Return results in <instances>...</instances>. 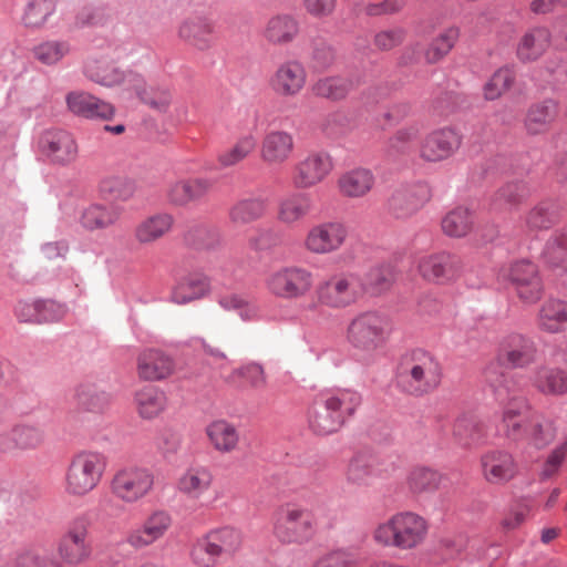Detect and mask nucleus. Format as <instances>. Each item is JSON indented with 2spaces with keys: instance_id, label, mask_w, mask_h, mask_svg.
<instances>
[{
  "instance_id": "de8ad7c7",
  "label": "nucleus",
  "mask_w": 567,
  "mask_h": 567,
  "mask_svg": "<svg viewBox=\"0 0 567 567\" xmlns=\"http://www.w3.org/2000/svg\"><path fill=\"white\" fill-rule=\"evenodd\" d=\"M452 436L458 445L471 447L481 442L484 427L474 415L461 414L453 423Z\"/></svg>"
},
{
  "instance_id": "20e7f679",
  "label": "nucleus",
  "mask_w": 567,
  "mask_h": 567,
  "mask_svg": "<svg viewBox=\"0 0 567 567\" xmlns=\"http://www.w3.org/2000/svg\"><path fill=\"white\" fill-rule=\"evenodd\" d=\"M392 332L388 316L375 310L357 313L348 323L346 339L352 349L361 355H371L382 348Z\"/></svg>"
},
{
  "instance_id": "e2e57ef3",
  "label": "nucleus",
  "mask_w": 567,
  "mask_h": 567,
  "mask_svg": "<svg viewBox=\"0 0 567 567\" xmlns=\"http://www.w3.org/2000/svg\"><path fill=\"white\" fill-rule=\"evenodd\" d=\"M441 482V475L431 468L416 467L408 476V486L414 494L435 491Z\"/></svg>"
},
{
  "instance_id": "4c0bfd02",
  "label": "nucleus",
  "mask_w": 567,
  "mask_h": 567,
  "mask_svg": "<svg viewBox=\"0 0 567 567\" xmlns=\"http://www.w3.org/2000/svg\"><path fill=\"white\" fill-rule=\"evenodd\" d=\"M175 219L168 213H158L141 220L134 228V238L141 245H150L168 234Z\"/></svg>"
},
{
  "instance_id": "2eb2a0df",
  "label": "nucleus",
  "mask_w": 567,
  "mask_h": 567,
  "mask_svg": "<svg viewBox=\"0 0 567 567\" xmlns=\"http://www.w3.org/2000/svg\"><path fill=\"white\" fill-rule=\"evenodd\" d=\"M308 73L298 60L280 63L270 75L268 84L272 93L282 99L298 96L306 87Z\"/></svg>"
},
{
  "instance_id": "423d86ee",
  "label": "nucleus",
  "mask_w": 567,
  "mask_h": 567,
  "mask_svg": "<svg viewBox=\"0 0 567 567\" xmlns=\"http://www.w3.org/2000/svg\"><path fill=\"white\" fill-rule=\"evenodd\" d=\"M363 278L355 271L333 274L320 281L315 295L319 306L343 310L355 306L365 296Z\"/></svg>"
},
{
  "instance_id": "774afa93",
  "label": "nucleus",
  "mask_w": 567,
  "mask_h": 567,
  "mask_svg": "<svg viewBox=\"0 0 567 567\" xmlns=\"http://www.w3.org/2000/svg\"><path fill=\"white\" fill-rule=\"evenodd\" d=\"M555 223V215L548 204L535 206L526 216V226L532 230L549 228Z\"/></svg>"
},
{
  "instance_id": "0eeeda50",
  "label": "nucleus",
  "mask_w": 567,
  "mask_h": 567,
  "mask_svg": "<svg viewBox=\"0 0 567 567\" xmlns=\"http://www.w3.org/2000/svg\"><path fill=\"white\" fill-rule=\"evenodd\" d=\"M316 533L312 514L297 504L280 506L274 514L272 535L284 545H303Z\"/></svg>"
},
{
  "instance_id": "c756f323",
  "label": "nucleus",
  "mask_w": 567,
  "mask_h": 567,
  "mask_svg": "<svg viewBox=\"0 0 567 567\" xmlns=\"http://www.w3.org/2000/svg\"><path fill=\"white\" fill-rule=\"evenodd\" d=\"M213 187V182L205 177L178 179L166 190L167 202L176 207H186L206 196Z\"/></svg>"
},
{
  "instance_id": "0e129e2a",
  "label": "nucleus",
  "mask_w": 567,
  "mask_h": 567,
  "mask_svg": "<svg viewBox=\"0 0 567 567\" xmlns=\"http://www.w3.org/2000/svg\"><path fill=\"white\" fill-rule=\"evenodd\" d=\"M362 278L365 286V295H379L389 289L393 280V274L391 267L379 265L370 268Z\"/></svg>"
},
{
  "instance_id": "ddd939ff",
  "label": "nucleus",
  "mask_w": 567,
  "mask_h": 567,
  "mask_svg": "<svg viewBox=\"0 0 567 567\" xmlns=\"http://www.w3.org/2000/svg\"><path fill=\"white\" fill-rule=\"evenodd\" d=\"M347 226L338 220L313 225L306 234L302 246L312 255H329L339 251L348 239Z\"/></svg>"
},
{
  "instance_id": "680f3d73",
  "label": "nucleus",
  "mask_w": 567,
  "mask_h": 567,
  "mask_svg": "<svg viewBox=\"0 0 567 567\" xmlns=\"http://www.w3.org/2000/svg\"><path fill=\"white\" fill-rule=\"evenodd\" d=\"M70 52L71 45L64 40L44 41L33 48L34 58L45 65L59 63Z\"/></svg>"
},
{
  "instance_id": "aec40b11",
  "label": "nucleus",
  "mask_w": 567,
  "mask_h": 567,
  "mask_svg": "<svg viewBox=\"0 0 567 567\" xmlns=\"http://www.w3.org/2000/svg\"><path fill=\"white\" fill-rule=\"evenodd\" d=\"M461 144L462 137L453 128L434 130L421 142L419 155L424 162L439 163L454 155Z\"/></svg>"
},
{
  "instance_id": "c03bdc74",
  "label": "nucleus",
  "mask_w": 567,
  "mask_h": 567,
  "mask_svg": "<svg viewBox=\"0 0 567 567\" xmlns=\"http://www.w3.org/2000/svg\"><path fill=\"white\" fill-rule=\"evenodd\" d=\"M321 395L327 400L331 410L340 416L343 424L354 415L362 403L361 394L351 389H337L321 393Z\"/></svg>"
},
{
  "instance_id": "3c124183",
  "label": "nucleus",
  "mask_w": 567,
  "mask_h": 567,
  "mask_svg": "<svg viewBox=\"0 0 567 567\" xmlns=\"http://www.w3.org/2000/svg\"><path fill=\"white\" fill-rule=\"evenodd\" d=\"M529 195L526 183L514 181L502 186L492 199L493 208L496 210H511L522 205Z\"/></svg>"
},
{
  "instance_id": "69168bd1",
  "label": "nucleus",
  "mask_w": 567,
  "mask_h": 567,
  "mask_svg": "<svg viewBox=\"0 0 567 567\" xmlns=\"http://www.w3.org/2000/svg\"><path fill=\"white\" fill-rule=\"evenodd\" d=\"M229 381L241 386L260 389L266 384L264 369L256 363L244 365L234 370L229 375Z\"/></svg>"
},
{
  "instance_id": "9d476101",
  "label": "nucleus",
  "mask_w": 567,
  "mask_h": 567,
  "mask_svg": "<svg viewBox=\"0 0 567 567\" xmlns=\"http://www.w3.org/2000/svg\"><path fill=\"white\" fill-rule=\"evenodd\" d=\"M267 291L285 300L300 299L313 287V274L300 266H286L271 271L265 279Z\"/></svg>"
},
{
  "instance_id": "e433bc0d",
  "label": "nucleus",
  "mask_w": 567,
  "mask_h": 567,
  "mask_svg": "<svg viewBox=\"0 0 567 567\" xmlns=\"http://www.w3.org/2000/svg\"><path fill=\"white\" fill-rule=\"evenodd\" d=\"M308 422L311 430L319 435L332 434L344 425L321 394L308 412Z\"/></svg>"
},
{
  "instance_id": "4be33fe9",
  "label": "nucleus",
  "mask_w": 567,
  "mask_h": 567,
  "mask_svg": "<svg viewBox=\"0 0 567 567\" xmlns=\"http://www.w3.org/2000/svg\"><path fill=\"white\" fill-rule=\"evenodd\" d=\"M293 135L284 130L268 131L261 140L259 158L268 167L282 166L295 152Z\"/></svg>"
},
{
  "instance_id": "7ed1b4c3",
  "label": "nucleus",
  "mask_w": 567,
  "mask_h": 567,
  "mask_svg": "<svg viewBox=\"0 0 567 567\" xmlns=\"http://www.w3.org/2000/svg\"><path fill=\"white\" fill-rule=\"evenodd\" d=\"M427 534L426 520L412 512H400L380 523L372 533L373 540L383 547L410 550L420 546Z\"/></svg>"
},
{
  "instance_id": "2f4dec72",
  "label": "nucleus",
  "mask_w": 567,
  "mask_h": 567,
  "mask_svg": "<svg viewBox=\"0 0 567 567\" xmlns=\"http://www.w3.org/2000/svg\"><path fill=\"white\" fill-rule=\"evenodd\" d=\"M214 483L213 471L205 465H192L177 478V491L189 499H199Z\"/></svg>"
},
{
  "instance_id": "bf43d9fd",
  "label": "nucleus",
  "mask_w": 567,
  "mask_h": 567,
  "mask_svg": "<svg viewBox=\"0 0 567 567\" xmlns=\"http://www.w3.org/2000/svg\"><path fill=\"white\" fill-rule=\"evenodd\" d=\"M140 100L157 112L165 113L172 103V93L164 86H147L143 79V84L140 89H131Z\"/></svg>"
},
{
  "instance_id": "f3484780",
  "label": "nucleus",
  "mask_w": 567,
  "mask_h": 567,
  "mask_svg": "<svg viewBox=\"0 0 567 567\" xmlns=\"http://www.w3.org/2000/svg\"><path fill=\"white\" fill-rule=\"evenodd\" d=\"M504 277L515 286L517 297L525 303H535L543 295V284L536 265L517 260L503 270Z\"/></svg>"
},
{
  "instance_id": "1a4fd4ad",
  "label": "nucleus",
  "mask_w": 567,
  "mask_h": 567,
  "mask_svg": "<svg viewBox=\"0 0 567 567\" xmlns=\"http://www.w3.org/2000/svg\"><path fill=\"white\" fill-rule=\"evenodd\" d=\"M154 485L155 477L150 468L130 465L115 472L110 482V489L116 499L133 505L147 497Z\"/></svg>"
},
{
  "instance_id": "c85d7f7f",
  "label": "nucleus",
  "mask_w": 567,
  "mask_h": 567,
  "mask_svg": "<svg viewBox=\"0 0 567 567\" xmlns=\"http://www.w3.org/2000/svg\"><path fill=\"white\" fill-rule=\"evenodd\" d=\"M177 35L185 43L205 51L213 47L215 24L206 17H190L181 22Z\"/></svg>"
},
{
  "instance_id": "7c9ffc66",
  "label": "nucleus",
  "mask_w": 567,
  "mask_h": 567,
  "mask_svg": "<svg viewBox=\"0 0 567 567\" xmlns=\"http://www.w3.org/2000/svg\"><path fill=\"white\" fill-rule=\"evenodd\" d=\"M375 185L373 172L365 167H354L343 172L337 179L339 194L349 199L365 197Z\"/></svg>"
},
{
  "instance_id": "a18cd8bd",
  "label": "nucleus",
  "mask_w": 567,
  "mask_h": 567,
  "mask_svg": "<svg viewBox=\"0 0 567 567\" xmlns=\"http://www.w3.org/2000/svg\"><path fill=\"white\" fill-rule=\"evenodd\" d=\"M299 25L297 20L289 14L271 17L264 30V37L272 44H287L298 34Z\"/></svg>"
},
{
  "instance_id": "c9c22d12",
  "label": "nucleus",
  "mask_w": 567,
  "mask_h": 567,
  "mask_svg": "<svg viewBox=\"0 0 567 567\" xmlns=\"http://www.w3.org/2000/svg\"><path fill=\"white\" fill-rule=\"evenodd\" d=\"M551 35L548 29L536 27L528 29L519 39L516 55L522 62L538 60L548 50Z\"/></svg>"
},
{
  "instance_id": "4d7b16f0",
  "label": "nucleus",
  "mask_w": 567,
  "mask_h": 567,
  "mask_svg": "<svg viewBox=\"0 0 567 567\" xmlns=\"http://www.w3.org/2000/svg\"><path fill=\"white\" fill-rule=\"evenodd\" d=\"M556 436L554 422L542 415H534L528 421L526 440L536 449H544L549 445Z\"/></svg>"
},
{
  "instance_id": "cd10ccee",
  "label": "nucleus",
  "mask_w": 567,
  "mask_h": 567,
  "mask_svg": "<svg viewBox=\"0 0 567 567\" xmlns=\"http://www.w3.org/2000/svg\"><path fill=\"white\" fill-rule=\"evenodd\" d=\"M68 109L75 115L91 120H111L115 114L114 106L87 92L74 91L66 95Z\"/></svg>"
},
{
  "instance_id": "37998d69",
  "label": "nucleus",
  "mask_w": 567,
  "mask_h": 567,
  "mask_svg": "<svg viewBox=\"0 0 567 567\" xmlns=\"http://www.w3.org/2000/svg\"><path fill=\"white\" fill-rule=\"evenodd\" d=\"M557 113V104L550 100L532 105L524 122L527 133L537 135L548 132Z\"/></svg>"
},
{
  "instance_id": "603ef678",
  "label": "nucleus",
  "mask_w": 567,
  "mask_h": 567,
  "mask_svg": "<svg viewBox=\"0 0 567 567\" xmlns=\"http://www.w3.org/2000/svg\"><path fill=\"white\" fill-rule=\"evenodd\" d=\"M441 226L446 236L463 238L473 230L474 218L467 208L456 207L443 217Z\"/></svg>"
},
{
  "instance_id": "a211bd4d",
  "label": "nucleus",
  "mask_w": 567,
  "mask_h": 567,
  "mask_svg": "<svg viewBox=\"0 0 567 567\" xmlns=\"http://www.w3.org/2000/svg\"><path fill=\"white\" fill-rule=\"evenodd\" d=\"M537 358L535 342L520 333L504 337L497 349V361L512 369H524L533 364Z\"/></svg>"
},
{
  "instance_id": "f8f14e48",
  "label": "nucleus",
  "mask_w": 567,
  "mask_h": 567,
  "mask_svg": "<svg viewBox=\"0 0 567 567\" xmlns=\"http://www.w3.org/2000/svg\"><path fill=\"white\" fill-rule=\"evenodd\" d=\"M333 167V159L329 153L309 152L293 164L291 184L299 190L313 188L327 179Z\"/></svg>"
},
{
  "instance_id": "052dcab7",
  "label": "nucleus",
  "mask_w": 567,
  "mask_h": 567,
  "mask_svg": "<svg viewBox=\"0 0 567 567\" xmlns=\"http://www.w3.org/2000/svg\"><path fill=\"white\" fill-rule=\"evenodd\" d=\"M55 10V0H29L22 16L27 28L39 29L44 25Z\"/></svg>"
},
{
  "instance_id": "ea45409f",
  "label": "nucleus",
  "mask_w": 567,
  "mask_h": 567,
  "mask_svg": "<svg viewBox=\"0 0 567 567\" xmlns=\"http://www.w3.org/2000/svg\"><path fill=\"white\" fill-rule=\"evenodd\" d=\"M267 208L266 198H243L230 207L228 217L234 226L240 227L261 219L266 215Z\"/></svg>"
},
{
  "instance_id": "393cba45",
  "label": "nucleus",
  "mask_w": 567,
  "mask_h": 567,
  "mask_svg": "<svg viewBox=\"0 0 567 567\" xmlns=\"http://www.w3.org/2000/svg\"><path fill=\"white\" fill-rule=\"evenodd\" d=\"M481 470L486 482L503 485L516 476L518 465L512 453L492 450L481 456Z\"/></svg>"
},
{
  "instance_id": "a19ab883",
  "label": "nucleus",
  "mask_w": 567,
  "mask_h": 567,
  "mask_svg": "<svg viewBox=\"0 0 567 567\" xmlns=\"http://www.w3.org/2000/svg\"><path fill=\"white\" fill-rule=\"evenodd\" d=\"M136 411L142 419L152 420L157 417L167 405V398L164 391L157 386L145 385L134 395Z\"/></svg>"
},
{
  "instance_id": "13d9d810",
  "label": "nucleus",
  "mask_w": 567,
  "mask_h": 567,
  "mask_svg": "<svg viewBox=\"0 0 567 567\" xmlns=\"http://www.w3.org/2000/svg\"><path fill=\"white\" fill-rule=\"evenodd\" d=\"M515 82L512 68L503 66L496 70L483 86V95L487 101H494L505 94Z\"/></svg>"
},
{
  "instance_id": "6e6d98bb",
  "label": "nucleus",
  "mask_w": 567,
  "mask_h": 567,
  "mask_svg": "<svg viewBox=\"0 0 567 567\" xmlns=\"http://www.w3.org/2000/svg\"><path fill=\"white\" fill-rule=\"evenodd\" d=\"M424 130L422 122H411L400 127L389 138L388 152L391 155H404L408 154L413 143L421 136Z\"/></svg>"
},
{
  "instance_id": "09e8293b",
  "label": "nucleus",
  "mask_w": 567,
  "mask_h": 567,
  "mask_svg": "<svg viewBox=\"0 0 567 567\" xmlns=\"http://www.w3.org/2000/svg\"><path fill=\"white\" fill-rule=\"evenodd\" d=\"M461 37L457 25H450L435 37L424 51V59L430 64L442 61L455 47Z\"/></svg>"
},
{
  "instance_id": "5701e85b",
  "label": "nucleus",
  "mask_w": 567,
  "mask_h": 567,
  "mask_svg": "<svg viewBox=\"0 0 567 567\" xmlns=\"http://www.w3.org/2000/svg\"><path fill=\"white\" fill-rule=\"evenodd\" d=\"M174 372V359L159 349L146 348L136 355V374L142 381H163L172 377Z\"/></svg>"
},
{
  "instance_id": "bb28decb",
  "label": "nucleus",
  "mask_w": 567,
  "mask_h": 567,
  "mask_svg": "<svg viewBox=\"0 0 567 567\" xmlns=\"http://www.w3.org/2000/svg\"><path fill=\"white\" fill-rule=\"evenodd\" d=\"M313 210V199L310 194L296 190L282 196L277 204L276 218L286 227L301 224Z\"/></svg>"
},
{
  "instance_id": "79ce46f5",
  "label": "nucleus",
  "mask_w": 567,
  "mask_h": 567,
  "mask_svg": "<svg viewBox=\"0 0 567 567\" xmlns=\"http://www.w3.org/2000/svg\"><path fill=\"white\" fill-rule=\"evenodd\" d=\"M205 433L210 445L220 453L234 452L239 443V434L235 425L225 421L216 420L210 422Z\"/></svg>"
},
{
  "instance_id": "6ab92c4d",
  "label": "nucleus",
  "mask_w": 567,
  "mask_h": 567,
  "mask_svg": "<svg viewBox=\"0 0 567 567\" xmlns=\"http://www.w3.org/2000/svg\"><path fill=\"white\" fill-rule=\"evenodd\" d=\"M394 464L372 454H358L348 464L347 482L355 486H370L377 478L388 477Z\"/></svg>"
},
{
  "instance_id": "f03ea898",
  "label": "nucleus",
  "mask_w": 567,
  "mask_h": 567,
  "mask_svg": "<svg viewBox=\"0 0 567 567\" xmlns=\"http://www.w3.org/2000/svg\"><path fill=\"white\" fill-rule=\"evenodd\" d=\"M106 457L95 451H80L71 456L64 471L62 487L66 496L83 498L102 482Z\"/></svg>"
},
{
  "instance_id": "5fc2aeb1",
  "label": "nucleus",
  "mask_w": 567,
  "mask_h": 567,
  "mask_svg": "<svg viewBox=\"0 0 567 567\" xmlns=\"http://www.w3.org/2000/svg\"><path fill=\"white\" fill-rule=\"evenodd\" d=\"M535 386L547 395L567 393V372L558 368H542L537 371Z\"/></svg>"
},
{
  "instance_id": "72a5a7b5",
  "label": "nucleus",
  "mask_w": 567,
  "mask_h": 567,
  "mask_svg": "<svg viewBox=\"0 0 567 567\" xmlns=\"http://www.w3.org/2000/svg\"><path fill=\"white\" fill-rule=\"evenodd\" d=\"M210 289L209 277L202 271H193L177 281L172 292V300L177 305H186L205 298Z\"/></svg>"
},
{
  "instance_id": "338daca9",
  "label": "nucleus",
  "mask_w": 567,
  "mask_h": 567,
  "mask_svg": "<svg viewBox=\"0 0 567 567\" xmlns=\"http://www.w3.org/2000/svg\"><path fill=\"white\" fill-rule=\"evenodd\" d=\"M100 192L116 200L126 202L133 196L134 187L133 184L124 177L110 176L101 181Z\"/></svg>"
},
{
  "instance_id": "4468645a",
  "label": "nucleus",
  "mask_w": 567,
  "mask_h": 567,
  "mask_svg": "<svg viewBox=\"0 0 567 567\" xmlns=\"http://www.w3.org/2000/svg\"><path fill=\"white\" fill-rule=\"evenodd\" d=\"M41 153L50 163L69 166L79 157V144L72 133L65 130H48L39 140Z\"/></svg>"
},
{
  "instance_id": "f257e3e1",
  "label": "nucleus",
  "mask_w": 567,
  "mask_h": 567,
  "mask_svg": "<svg viewBox=\"0 0 567 567\" xmlns=\"http://www.w3.org/2000/svg\"><path fill=\"white\" fill-rule=\"evenodd\" d=\"M91 519L85 514L71 518L56 543V557L37 549H28L18 556L20 567H79L93 555Z\"/></svg>"
},
{
  "instance_id": "473e14b6",
  "label": "nucleus",
  "mask_w": 567,
  "mask_h": 567,
  "mask_svg": "<svg viewBox=\"0 0 567 567\" xmlns=\"http://www.w3.org/2000/svg\"><path fill=\"white\" fill-rule=\"evenodd\" d=\"M529 405L525 399H512L504 408L502 425L505 435L513 441H522L528 429Z\"/></svg>"
},
{
  "instance_id": "58836bf2",
  "label": "nucleus",
  "mask_w": 567,
  "mask_h": 567,
  "mask_svg": "<svg viewBox=\"0 0 567 567\" xmlns=\"http://www.w3.org/2000/svg\"><path fill=\"white\" fill-rule=\"evenodd\" d=\"M43 431L33 425H18L8 433L0 435V449L4 452L14 449L30 450L37 449L43 443Z\"/></svg>"
},
{
  "instance_id": "a878e982",
  "label": "nucleus",
  "mask_w": 567,
  "mask_h": 567,
  "mask_svg": "<svg viewBox=\"0 0 567 567\" xmlns=\"http://www.w3.org/2000/svg\"><path fill=\"white\" fill-rule=\"evenodd\" d=\"M121 216V207L92 202L79 210L76 220L84 231L96 233L114 227Z\"/></svg>"
},
{
  "instance_id": "8fccbe9b",
  "label": "nucleus",
  "mask_w": 567,
  "mask_h": 567,
  "mask_svg": "<svg viewBox=\"0 0 567 567\" xmlns=\"http://www.w3.org/2000/svg\"><path fill=\"white\" fill-rule=\"evenodd\" d=\"M542 257L549 267L563 271L567 270V227L555 230L549 236Z\"/></svg>"
},
{
  "instance_id": "6e6552de",
  "label": "nucleus",
  "mask_w": 567,
  "mask_h": 567,
  "mask_svg": "<svg viewBox=\"0 0 567 567\" xmlns=\"http://www.w3.org/2000/svg\"><path fill=\"white\" fill-rule=\"evenodd\" d=\"M239 529L224 526L207 533L192 549V559L198 567H214L221 558L233 557L243 546Z\"/></svg>"
},
{
  "instance_id": "f704fd0d",
  "label": "nucleus",
  "mask_w": 567,
  "mask_h": 567,
  "mask_svg": "<svg viewBox=\"0 0 567 567\" xmlns=\"http://www.w3.org/2000/svg\"><path fill=\"white\" fill-rule=\"evenodd\" d=\"M540 331L555 334L567 329V302L549 298L542 303L536 318Z\"/></svg>"
},
{
  "instance_id": "39448f33",
  "label": "nucleus",
  "mask_w": 567,
  "mask_h": 567,
  "mask_svg": "<svg viewBox=\"0 0 567 567\" xmlns=\"http://www.w3.org/2000/svg\"><path fill=\"white\" fill-rule=\"evenodd\" d=\"M442 371L437 360L423 350H414L403 357L399 372L400 388L414 395L431 392L441 382Z\"/></svg>"
},
{
  "instance_id": "49530a36",
  "label": "nucleus",
  "mask_w": 567,
  "mask_h": 567,
  "mask_svg": "<svg viewBox=\"0 0 567 567\" xmlns=\"http://www.w3.org/2000/svg\"><path fill=\"white\" fill-rule=\"evenodd\" d=\"M256 147L257 137L255 134L246 133L239 136L230 147L218 154L217 163L220 168L234 167L251 156Z\"/></svg>"
},
{
  "instance_id": "b1692460",
  "label": "nucleus",
  "mask_w": 567,
  "mask_h": 567,
  "mask_svg": "<svg viewBox=\"0 0 567 567\" xmlns=\"http://www.w3.org/2000/svg\"><path fill=\"white\" fill-rule=\"evenodd\" d=\"M431 198L425 183H416L396 189L389 199V210L395 218H409L417 213Z\"/></svg>"
},
{
  "instance_id": "864d4df0",
  "label": "nucleus",
  "mask_w": 567,
  "mask_h": 567,
  "mask_svg": "<svg viewBox=\"0 0 567 567\" xmlns=\"http://www.w3.org/2000/svg\"><path fill=\"white\" fill-rule=\"evenodd\" d=\"M352 89V82L340 76H324L318 79L311 91L317 97L332 102L344 100Z\"/></svg>"
},
{
  "instance_id": "412c9836",
  "label": "nucleus",
  "mask_w": 567,
  "mask_h": 567,
  "mask_svg": "<svg viewBox=\"0 0 567 567\" xmlns=\"http://www.w3.org/2000/svg\"><path fill=\"white\" fill-rule=\"evenodd\" d=\"M172 515L164 509L153 511L142 525L131 530L126 543L134 549L146 548L166 536L172 528Z\"/></svg>"
},
{
  "instance_id": "dca6fc26",
  "label": "nucleus",
  "mask_w": 567,
  "mask_h": 567,
  "mask_svg": "<svg viewBox=\"0 0 567 567\" xmlns=\"http://www.w3.org/2000/svg\"><path fill=\"white\" fill-rule=\"evenodd\" d=\"M462 268L461 258L446 251L423 256L417 261L419 275L434 284L454 281L461 275Z\"/></svg>"
},
{
  "instance_id": "9b49d317",
  "label": "nucleus",
  "mask_w": 567,
  "mask_h": 567,
  "mask_svg": "<svg viewBox=\"0 0 567 567\" xmlns=\"http://www.w3.org/2000/svg\"><path fill=\"white\" fill-rule=\"evenodd\" d=\"M85 76L105 87L121 86L125 91L140 89L143 76L131 70H122L113 60L105 55H93L84 63Z\"/></svg>"
}]
</instances>
